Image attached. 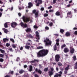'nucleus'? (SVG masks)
<instances>
[{
    "label": "nucleus",
    "mask_w": 77,
    "mask_h": 77,
    "mask_svg": "<svg viewBox=\"0 0 77 77\" xmlns=\"http://www.w3.org/2000/svg\"><path fill=\"white\" fill-rule=\"evenodd\" d=\"M48 51L46 49H43L37 53V57L45 56L48 54Z\"/></svg>",
    "instance_id": "obj_1"
},
{
    "label": "nucleus",
    "mask_w": 77,
    "mask_h": 77,
    "mask_svg": "<svg viewBox=\"0 0 77 77\" xmlns=\"http://www.w3.org/2000/svg\"><path fill=\"white\" fill-rule=\"evenodd\" d=\"M44 42L45 43V45L46 46H47V45H49L51 44V42L48 38H46L44 40Z\"/></svg>",
    "instance_id": "obj_2"
},
{
    "label": "nucleus",
    "mask_w": 77,
    "mask_h": 77,
    "mask_svg": "<svg viewBox=\"0 0 77 77\" xmlns=\"http://www.w3.org/2000/svg\"><path fill=\"white\" fill-rule=\"evenodd\" d=\"M23 19L24 22H28L30 20V23H32L33 22L32 20H30V18H28L27 17H25V16H23Z\"/></svg>",
    "instance_id": "obj_3"
},
{
    "label": "nucleus",
    "mask_w": 77,
    "mask_h": 77,
    "mask_svg": "<svg viewBox=\"0 0 77 77\" xmlns=\"http://www.w3.org/2000/svg\"><path fill=\"white\" fill-rule=\"evenodd\" d=\"M35 2L37 3L36 6H38L39 4H41L42 3V0H36L35 1Z\"/></svg>",
    "instance_id": "obj_4"
},
{
    "label": "nucleus",
    "mask_w": 77,
    "mask_h": 77,
    "mask_svg": "<svg viewBox=\"0 0 77 77\" xmlns=\"http://www.w3.org/2000/svg\"><path fill=\"white\" fill-rule=\"evenodd\" d=\"M32 12L33 14H35V17L37 18L38 17L39 11L36 12V10H34Z\"/></svg>",
    "instance_id": "obj_5"
},
{
    "label": "nucleus",
    "mask_w": 77,
    "mask_h": 77,
    "mask_svg": "<svg viewBox=\"0 0 77 77\" xmlns=\"http://www.w3.org/2000/svg\"><path fill=\"white\" fill-rule=\"evenodd\" d=\"M60 57V55H56L55 57V60L57 62H59V58Z\"/></svg>",
    "instance_id": "obj_6"
},
{
    "label": "nucleus",
    "mask_w": 77,
    "mask_h": 77,
    "mask_svg": "<svg viewBox=\"0 0 77 77\" xmlns=\"http://www.w3.org/2000/svg\"><path fill=\"white\" fill-rule=\"evenodd\" d=\"M35 33L36 34V36L37 37V38H36L35 39H37V40H35V41L36 42H38V40L39 39V32H38V31H36L35 32Z\"/></svg>",
    "instance_id": "obj_7"
},
{
    "label": "nucleus",
    "mask_w": 77,
    "mask_h": 77,
    "mask_svg": "<svg viewBox=\"0 0 77 77\" xmlns=\"http://www.w3.org/2000/svg\"><path fill=\"white\" fill-rule=\"evenodd\" d=\"M16 26H17V23L15 22H13L11 23V26L12 27L14 28Z\"/></svg>",
    "instance_id": "obj_8"
},
{
    "label": "nucleus",
    "mask_w": 77,
    "mask_h": 77,
    "mask_svg": "<svg viewBox=\"0 0 77 77\" xmlns=\"http://www.w3.org/2000/svg\"><path fill=\"white\" fill-rule=\"evenodd\" d=\"M70 52L71 53H72V54H73L74 53V49L73 48L70 47Z\"/></svg>",
    "instance_id": "obj_9"
},
{
    "label": "nucleus",
    "mask_w": 77,
    "mask_h": 77,
    "mask_svg": "<svg viewBox=\"0 0 77 77\" xmlns=\"http://www.w3.org/2000/svg\"><path fill=\"white\" fill-rule=\"evenodd\" d=\"M20 25H21V26L22 27H27V24H24L23 23L21 22L20 23Z\"/></svg>",
    "instance_id": "obj_10"
},
{
    "label": "nucleus",
    "mask_w": 77,
    "mask_h": 77,
    "mask_svg": "<svg viewBox=\"0 0 77 77\" xmlns=\"http://www.w3.org/2000/svg\"><path fill=\"white\" fill-rule=\"evenodd\" d=\"M64 51L65 53H68L69 51V49L68 48H66L64 50Z\"/></svg>",
    "instance_id": "obj_11"
},
{
    "label": "nucleus",
    "mask_w": 77,
    "mask_h": 77,
    "mask_svg": "<svg viewBox=\"0 0 77 77\" xmlns=\"http://www.w3.org/2000/svg\"><path fill=\"white\" fill-rule=\"evenodd\" d=\"M29 69L28 70L29 71H32V66H28Z\"/></svg>",
    "instance_id": "obj_12"
},
{
    "label": "nucleus",
    "mask_w": 77,
    "mask_h": 77,
    "mask_svg": "<svg viewBox=\"0 0 77 77\" xmlns=\"http://www.w3.org/2000/svg\"><path fill=\"white\" fill-rule=\"evenodd\" d=\"M28 5L29 6L28 7V8H30L32 7V6H33V5H32V3L31 2H29V3H28Z\"/></svg>",
    "instance_id": "obj_13"
},
{
    "label": "nucleus",
    "mask_w": 77,
    "mask_h": 77,
    "mask_svg": "<svg viewBox=\"0 0 77 77\" xmlns=\"http://www.w3.org/2000/svg\"><path fill=\"white\" fill-rule=\"evenodd\" d=\"M59 39H57L56 40V44L57 45V46L59 45Z\"/></svg>",
    "instance_id": "obj_14"
},
{
    "label": "nucleus",
    "mask_w": 77,
    "mask_h": 77,
    "mask_svg": "<svg viewBox=\"0 0 77 77\" xmlns=\"http://www.w3.org/2000/svg\"><path fill=\"white\" fill-rule=\"evenodd\" d=\"M9 39L7 38H4L3 39V41L4 42H5L6 41H8Z\"/></svg>",
    "instance_id": "obj_15"
},
{
    "label": "nucleus",
    "mask_w": 77,
    "mask_h": 77,
    "mask_svg": "<svg viewBox=\"0 0 77 77\" xmlns=\"http://www.w3.org/2000/svg\"><path fill=\"white\" fill-rule=\"evenodd\" d=\"M55 14L56 15H57V16H59V15H60V12H59V11H57L56 13H55Z\"/></svg>",
    "instance_id": "obj_16"
},
{
    "label": "nucleus",
    "mask_w": 77,
    "mask_h": 77,
    "mask_svg": "<svg viewBox=\"0 0 77 77\" xmlns=\"http://www.w3.org/2000/svg\"><path fill=\"white\" fill-rule=\"evenodd\" d=\"M59 73L60 74H58V75L59 77H61V76L62 75V71H60V72H59Z\"/></svg>",
    "instance_id": "obj_17"
},
{
    "label": "nucleus",
    "mask_w": 77,
    "mask_h": 77,
    "mask_svg": "<svg viewBox=\"0 0 77 77\" xmlns=\"http://www.w3.org/2000/svg\"><path fill=\"white\" fill-rule=\"evenodd\" d=\"M39 60H34V61H31V63H34V62H38Z\"/></svg>",
    "instance_id": "obj_18"
},
{
    "label": "nucleus",
    "mask_w": 77,
    "mask_h": 77,
    "mask_svg": "<svg viewBox=\"0 0 77 77\" xmlns=\"http://www.w3.org/2000/svg\"><path fill=\"white\" fill-rule=\"evenodd\" d=\"M66 35L67 36H70V33H69V32H67L66 33Z\"/></svg>",
    "instance_id": "obj_19"
},
{
    "label": "nucleus",
    "mask_w": 77,
    "mask_h": 77,
    "mask_svg": "<svg viewBox=\"0 0 77 77\" xmlns=\"http://www.w3.org/2000/svg\"><path fill=\"white\" fill-rule=\"evenodd\" d=\"M69 65H68L66 67L65 70L66 71H68V69H69Z\"/></svg>",
    "instance_id": "obj_20"
},
{
    "label": "nucleus",
    "mask_w": 77,
    "mask_h": 77,
    "mask_svg": "<svg viewBox=\"0 0 77 77\" xmlns=\"http://www.w3.org/2000/svg\"><path fill=\"white\" fill-rule=\"evenodd\" d=\"M25 48L26 49H29L30 48V46L26 45L25 46Z\"/></svg>",
    "instance_id": "obj_21"
},
{
    "label": "nucleus",
    "mask_w": 77,
    "mask_h": 77,
    "mask_svg": "<svg viewBox=\"0 0 77 77\" xmlns=\"http://www.w3.org/2000/svg\"><path fill=\"white\" fill-rule=\"evenodd\" d=\"M4 27H5V28H7V27H8V23H6L5 24H4Z\"/></svg>",
    "instance_id": "obj_22"
},
{
    "label": "nucleus",
    "mask_w": 77,
    "mask_h": 77,
    "mask_svg": "<svg viewBox=\"0 0 77 77\" xmlns=\"http://www.w3.org/2000/svg\"><path fill=\"white\" fill-rule=\"evenodd\" d=\"M54 50H57V47H56V45H55L54 46Z\"/></svg>",
    "instance_id": "obj_23"
},
{
    "label": "nucleus",
    "mask_w": 77,
    "mask_h": 77,
    "mask_svg": "<svg viewBox=\"0 0 77 77\" xmlns=\"http://www.w3.org/2000/svg\"><path fill=\"white\" fill-rule=\"evenodd\" d=\"M23 72H24V70L23 69L19 71V73H20V74H23Z\"/></svg>",
    "instance_id": "obj_24"
},
{
    "label": "nucleus",
    "mask_w": 77,
    "mask_h": 77,
    "mask_svg": "<svg viewBox=\"0 0 77 77\" xmlns=\"http://www.w3.org/2000/svg\"><path fill=\"white\" fill-rule=\"evenodd\" d=\"M70 15H72L71 14V12H69L67 13V16H69V17H70Z\"/></svg>",
    "instance_id": "obj_25"
},
{
    "label": "nucleus",
    "mask_w": 77,
    "mask_h": 77,
    "mask_svg": "<svg viewBox=\"0 0 77 77\" xmlns=\"http://www.w3.org/2000/svg\"><path fill=\"white\" fill-rule=\"evenodd\" d=\"M30 30H31V29H30V28H28L26 29V32H30Z\"/></svg>",
    "instance_id": "obj_26"
},
{
    "label": "nucleus",
    "mask_w": 77,
    "mask_h": 77,
    "mask_svg": "<svg viewBox=\"0 0 77 77\" xmlns=\"http://www.w3.org/2000/svg\"><path fill=\"white\" fill-rule=\"evenodd\" d=\"M12 47H13V48H16V46H15V45L14 44H13L11 45Z\"/></svg>",
    "instance_id": "obj_27"
},
{
    "label": "nucleus",
    "mask_w": 77,
    "mask_h": 77,
    "mask_svg": "<svg viewBox=\"0 0 77 77\" xmlns=\"http://www.w3.org/2000/svg\"><path fill=\"white\" fill-rule=\"evenodd\" d=\"M53 74V72L51 71H50L49 72V75H50V76H51V75H52Z\"/></svg>",
    "instance_id": "obj_28"
},
{
    "label": "nucleus",
    "mask_w": 77,
    "mask_h": 77,
    "mask_svg": "<svg viewBox=\"0 0 77 77\" xmlns=\"http://www.w3.org/2000/svg\"><path fill=\"white\" fill-rule=\"evenodd\" d=\"M41 48H44L42 46H39L37 47V49H41Z\"/></svg>",
    "instance_id": "obj_29"
},
{
    "label": "nucleus",
    "mask_w": 77,
    "mask_h": 77,
    "mask_svg": "<svg viewBox=\"0 0 77 77\" xmlns=\"http://www.w3.org/2000/svg\"><path fill=\"white\" fill-rule=\"evenodd\" d=\"M49 25L50 27H51V26H52L53 25V23L51 22V23H49Z\"/></svg>",
    "instance_id": "obj_30"
},
{
    "label": "nucleus",
    "mask_w": 77,
    "mask_h": 77,
    "mask_svg": "<svg viewBox=\"0 0 77 77\" xmlns=\"http://www.w3.org/2000/svg\"><path fill=\"white\" fill-rule=\"evenodd\" d=\"M0 51L2 53H5V51L2 49H0Z\"/></svg>",
    "instance_id": "obj_31"
},
{
    "label": "nucleus",
    "mask_w": 77,
    "mask_h": 77,
    "mask_svg": "<svg viewBox=\"0 0 77 77\" xmlns=\"http://www.w3.org/2000/svg\"><path fill=\"white\" fill-rule=\"evenodd\" d=\"M10 40L11 41H12V42H13V43H14V42H15V41L13 38H11Z\"/></svg>",
    "instance_id": "obj_32"
},
{
    "label": "nucleus",
    "mask_w": 77,
    "mask_h": 77,
    "mask_svg": "<svg viewBox=\"0 0 77 77\" xmlns=\"http://www.w3.org/2000/svg\"><path fill=\"white\" fill-rule=\"evenodd\" d=\"M37 72L39 74H41L42 73V71H41L40 70H38Z\"/></svg>",
    "instance_id": "obj_33"
},
{
    "label": "nucleus",
    "mask_w": 77,
    "mask_h": 77,
    "mask_svg": "<svg viewBox=\"0 0 77 77\" xmlns=\"http://www.w3.org/2000/svg\"><path fill=\"white\" fill-rule=\"evenodd\" d=\"M4 61V60L3 58H0V62H3Z\"/></svg>",
    "instance_id": "obj_34"
},
{
    "label": "nucleus",
    "mask_w": 77,
    "mask_h": 77,
    "mask_svg": "<svg viewBox=\"0 0 77 77\" xmlns=\"http://www.w3.org/2000/svg\"><path fill=\"white\" fill-rule=\"evenodd\" d=\"M60 32L61 33H63V32H64V30L62 29H61L60 30Z\"/></svg>",
    "instance_id": "obj_35"
},
{
    "label": "nucleus",
    "mask_w": 77,
    "mask_h": 77,
    "mask_svg": "<svg viewBox=\"0 0 77 77\" xmlns=\"http://www.w3.org/2000/svg\"><path fill=\"white\" fill-rule=\"evenodd\" d=\"M65 47H66V45L64 44L61 46V48H64Z\"/></svg>",
    "instance_id": "obj_36"
},
{
    "label": "nucleus",
    "mask_w": 77,
    "mask_h": 77,
    "mask_svg": "<svg viewBox=\"0 0 77 77\" xmlns=\"http://www.w3.org/2000/svg\"><path fill=\"white\" fill-rule=\"evenodd\" d=\"M28 37L29 38H33V36H32V35H31L30 34H29L28 35Z\"/></svg>",
    "instance_id": "obj_37"
},
{
    "label": "nucleus",
    "mask_w": 77,
    "mask_h": 77,
    "mask_svg": "<svg viewBox=\"0 0 77 77\" xmlns=\"http://www.w3.org/2000/svg\"><path fill=\"white\" fill-rule=\"evenodd\" d=\"M48 14H45L44 15V17H47V16H48Z\"/></svg>",
    "instance_id": "obj_38"
},
{
    "label": "nucleus",
    "mask_w": 77,
    "mask_h": 77,
    "mask_svg": "<svg viewBox=\"0 0 77 77\" xmlns=\"http://www.w3.org/2000/svg\"><path fill=\"white\" fill-rule=\"evenodd\" d=\"M34 29H38V27L37 26L34 25Z\"/></svg>",
    "instance_id": "obj_39"
},
{
    "label": "nucleus",
    "mask_w": 77,
    "mask_h": 77,
    "mask_svg": "<svg viewBox=\"0 0 77 77\" xmlns=\"http://www.w3.org/2000/svg\"><path fill=\"white\" fill-rule=\"evenodd\" d=\"M10 45V44H9V43H6V46L7 47H9Z\"/></svg>",
    "instance_id": "obj_40"
},
{
    "label": "nucleus",
    "mask_w": 77,
    "mask_h": 77,
    "mask_svg": "<svg viewBox=\"0 0 77 77\" xmlns=\"http://www.w3.org/2000/svg\"><path fill=\"white\" fill-rule=\"evenodd\" d=\"M51 70L52 72H53L54 71V69L53 67L51 68Z\"/></svg>",
    "instance_id": "obj_41"
},
{
    "label": "nucleus",
    "mask_w": 77,
    "mask_h": 77,
    "mask_svg": "<svg viewBox=\"0 0 77 77\" xmlns=\"http://www.w3.org/2000/svg\"><path fill=\"white\" fill-rule=\"evenodd\" d=\"M45 71H48V68H46L44 69Z\"/></svg>",
    "instance_id": "obj_42"
},
{
    "label": "nucleus",
    "mask_w": 77,
    "mask_h": 77,
    "mask_svg": "<svg viewBox=\"0 0 77 77\" xmlns=\"http://www.w3.org/2000/svg\"><path fill=\"white\" fill-rule=\"evenodd\" d=\"M45 29L46 30H48L49 29V27H48V26H46V27H45Z\"/></svg>",
    "instance_id": "obj_43"
},
{
    "label": "nucleus",
    "mask_w": 77,
    "mask_h": 77,
    "mask_svg": "<svg viewBox=\"0 0 77 77\" xmlns=\"http://www.w3.org/2000/svg\"><path fill=\"white\" fill-rule=\"evenodd\" d=\"M54 12V11L53 10H49V12Z\"/></svg>",
    "instance_id": "obj_44"
},
{
    "label": "nucleus",
    "mask_w": 77,
    "mask_h": 77,
    "mask_svg": "<svg viewBox=\"0 0 77 77\" xmlns=\"http://www.w3.org/2000/svg\"><path fill=\"white\" fill-rule=\"evenodd\" d=\"M68 72V70H65V71L64 72V74H67Z\"/></svg>",
    "instance_id": "obj_45"
},
{
    "label": "nucleus",
    "mask_w": 77,
    "mask_h": 77,
    "mask_svg": "<svg viewBox=\"0 0 77 77\" xmlns=\"http://www.w3.org/2000/svg\"><path fill=\"white\" fill-rule=\"evenodd\" d=\"M58 65L59 66H61V65H62V63H58Z\"/></svg>",
    "instance_id": "obj_46"
},
{
    "label": "nucleus",
    "mask_w": 77,
    "mask_h": 77,
    "mask_svg": "<svg viewBox=\"0 0 77 77\" xmlns=\"http://www.w3.org/2000/svg\"><path fill=\"white\" fill-rule=\"evenodd\" d=\"M0 56L1 57H3L4 56V55L2 54H0Z\"/></svg>",
    "instance_id": "obj_47"
},
{
    "label": "nucleus",
    "mask_w": 77,
    "mask_h": 77,
    "mask_svg": "<svg viewBox=\"0 0 77 77\" xmlns=\"http://www.w3.org/2000/svg\"><path fill=\"white\" fill-rule=\"evenodd\" d=\"M4 31V32L5 33H8V32H7V29H5Z\"/></svg>",
    "instance_id": "obj_48"
},
{
    "label": "nucleus",
    "mask_w": 77,
    "mask_h": 77,
    "mask_svg": "<svg viewBox=\"0 0 77 77\" xmlns=\"http://www.w3.org/2000/svg\"><path fill=\"white\" fill-rule=\"evenodd\" d=\"M75 69H77V62L75 63Z\"/></svg>",
    "instance_id": "obj_49"
},
{
    "label": "nucleus",
    "mask_w": 77,
    "mask_h": 77,
    "mask_svg": "<svg viewBox=\"0 0 77 77\" xmlns=\"http://www.w3.org/2000/svg\"><path fill=\"white\" fill-rule=\"evenodd\" d=\"M58 76H59L58 74H57L54 76V77H58Z\"/></svg>",
    "instance_id": "obj_50"
},
{
    "label": "nucleus",
    "mask_w": 77,
    "mask_h": 77,
    "mask_svg": "<svg viewBox=\"0 0 77 77\" xmlns=\"http://www.w3.org/2000/svg\"><path fill=\"white\" fill-rule=\"evenodd\" d=\"M74 34L75 35H77V31H75V32Z\"/></svg>",
    "instance_id": "obj_51"
},
{
    "label": "nucleus",
    "mask_w": 77,
    "mask_h": 77,
    "mask_svg": "<svg viewBox=\"0 0 77 77\" xmlns=\"http://www.w3.org/2000/svg\"><path fill=\"white\" fill-rule=\"evenodd\" d=\"M19 60H20V58L17 57L16 59V61H18Z\"/></svg>",
    "instance_id": "obj_52"
},
{
    "label": "nucleus",
    "mask_w": 77,
    "mask_h": 77,
    "mask_svg": "<svg viewBox=\"0 0 77 77\" xmlns=\"http://www.w3.org/2000/svg\"><path fill=\"white\" fill-rule=\"evenodd\" d=\"M73 59L74 60H76V57L75 56L73 57Z\"/></svg>",
    "instance_id": "obj_53"
},
{
    "label": "nucleus",
    "mask_w": 77,
    "mask_h": 77,
    "mask_svg": "<svg viewBox=\"0 0 77 77\" xmlns=\"http://www.w3.org/2000/svg\"><path fill=\"white\" fill-rule=\"evenodd\" d=\"M35 77H39V76H38V75L36 74H35Z\"/></svg>",
    "instance_id": "obj_54"
},
{
    "label": "nucleus",
    "mask_w": 77,
    "mask_h": 77,
    "mask_svg": "<svg viewBox=\"0 0 77 77\" xmlns=\"http://www.w3.org/2000/svg\"><path fill=\"white\" fill-rule=\"evenodd\" d=\"M41 11H43L44 10V8H41Z\"/></svg>",
    "instance_id": "obj_55"
},
{
    "label": "nucleus",
    "mask_w": 77,
    "mask_h": 77,
    "mask_svg": "<svg viewBox=\"0 0 77 77\" xmlns=\"http://www.w3.org/2000/svg\"><path fill=\"white\" fill-rule=\"evenodd\" d=\"M10 51H11V52H12L13 51L12 50V48H11L10 49Z\"/></svg>",
    "instance_id": "obj_56"
},
{
    "label": "nucleus",
    "mask_w": 77,
    "mask_h": 77,
    "mask_svg": "<svg viewBox=\"0 0 77 77\" xmlns=\"http://www.w3.org/2000/svg\"><path fill=\"white\" fill-rule=\"evenodd\" d=\"M56 2V0H54L53 1V3H55Z\"/></svg>",
    "instance_id": "obj_57"
},
{
    "label": "nucleus",
    "mask_w": 77,
    "mask_h": 77,
    "mask_svg": "<svg viewBox=\"0 0 77 77\" xmlns=\"http://www.w3.org/2000/svg\"><path fill=\"white\" fill-rule=\"evenodd\" d=\"M18 14L19 17H20V16H21V13H20Z\"/></svg>",
    "instance_id": "obj_58"
},
{
    "label": "nucleus",
    "mask_w": 77,
    "mask_h": 77,
    "mask_svg": "<svg viewBox=\"0 0 77 77\" xmlns=\"http://www.w3.org/2000/svg\"><path fill=\"white\" fill-rule=\"evenodd\" d=\"M24 67L25 68H27V65H25L24 66Z\"/></svg>",
    "instance_id": "obj_59"
},
{
    "label": "nucleus",
    "mask_w": 77,
    "mask_h": 77,
    "mask_svg": "<svg viewBox=\"0 0 77 77\" xmlns=\"http://www.w3.org/2000/svg\"><path fill=\"white\" fill-rule=\"evenodd\" d=\"M11 74H14V71H11Z\"/></svg>",
    "instance_id": "obj_60"
},
{
    "label": "nucleus",
    "mask_w": 77,
    "mask_h": 77,
    "mask_svg": "<svg viewBox=\"0 0 77 77\" xmlns=\"http://www.w3.org/2000/svg\"><path fill=\"white\" fill-rule=\"evenodd\" d=\"M52 8V6H50L49 7H48V9H51Z\"/></svg>",
    "instance_id": "obj_61"
},
{
    "label": "nucleus",
    "mask_w": 77,
    "mask_h": 77,
    "mask_svg": "<svg viewBox=\"0 0 77 77\" xmlns=\"http://www.w3.org/2000/svg\"><path fill=\"white\" fill-rule=\"evenodd\" d=\"M73 30H77V28L76 27L74 28L73 29Z\"/></svg>",
    "instance_id": "obj_62"
},
{
    "label": "nucleus",
    "mask_w": 77,
    "mask_h": 77,
    "mask_svg": "<svg viewBox=\"0 0 77 77\" xmlns=\"http://www.w3.org/2000/svg\"><path fill=\"white\" fill-rule=\"evenodd\" d=\"M0 47H3V45L1 43H0Z\"/></svg>",
    "instance_id": "obj_63"
},
{
    "label": "nucleus",
    "mask_w": 77,
    "mask_h": 77,
    "mask_svg": "<svg viewBox=\"0 0 77 77\" xmlns=\"http://www.w3.org/2000/svg\"><path fill=\"white\" fill-rule=\"evenodd\" d=\"M5 77H10L8 75H6L5 76Z\"/></svg>",
    "instance_id": "obj_64"
}]
</instances>
